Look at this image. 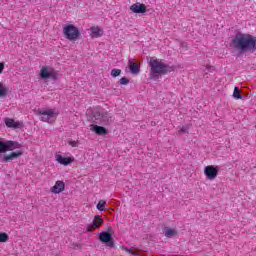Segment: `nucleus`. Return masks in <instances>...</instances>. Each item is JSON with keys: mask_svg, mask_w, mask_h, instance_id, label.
<instances>
[{"mask_svg": "<svg viewBox=\"0 0 256 256\" xmlns=\"http://www.w3.org/2000/svg\"><path fill=\"white\" fill-rule=\"evenodd\" d=\"M148 65L150 67L149 79L152 81H159L162 75H167L173 71V67L157 57L148 58Z\"/></svg>", "mask_w": 256, "mask_h": 256, "instance_id": "obj_1", "label": "nucleus"}, {"mask_svg": "<svg viewBox=\"0 0 256 256\" xmlns=\"http://www.w3.org/2000/svg\"><path fill=\"white\" fill-rule=\"evenodd\" d=\"M231 47L245 53L247 51H256V37L250 34H237L231 42Z\"/></svg>", "mask_w": 256, "mask_h": 256, "instance_id": "obj_2", "label": "nucleus"}, {"mask_svg": "<svg viewBox=\"0 0 256 256\" xmlns=\"http://www.w3.org/2000/svg\"><path fill=\"white\" fill-rule=\"evenodd\" d=\"M38 115H40V121L44 123H55L59 111L57 109L39 110Z\"/></svg>", "mask_w": 256, "mask_h": 256, "instance_id": "obj_3", "label": "nucleus"}, {"mask_svg": "<svg viewBox=\"0 0 256 256\" xmlns=\"http://www.w3.org/2000/svg\"><path fill=\"white\" fill-rule=\"evenodd\" d=\"M63 35L65 39H68V41H77L81 33L75 25L68 24L63 28Z\"/></svg>", "mask_w": 256, "mask_h": 256, "instance_id": "obj_4", "label": "nucleus"}, {"mask_svg": "<svg viewBox=\"0 0 256 256\" xmlns=\"http://www.w3.org/2000/svg\"><path fill=\"white\" fill-rule=\"evenodd\" d=\"M94 123L97 125H109V123H113V116L108 112H99L96 111L93 114Z\"/></svg>", "mask_w": 256, "mask_h": 256, "instance_id": "obj_5", "label": "nucleus"}, {"mask_svg": "<svg viewBox=\"0 0 256 256\" xmlns=\"http://www.w3.org/2000/svg\"><path fill=\"white\" fill-rule=\"evenodd\" d=\"M41 79H57V72L51 66H43L40 70Z\"/></svg>", "mask_w": 256, "mask_h": 256, "instance_id": "obj_6", "label": "nucleus"}, {"mask_svg": "<svg viewBox=\"0 0 256 256\" xmlns=\"http://www.w3.org/2000/svg\"><path fill=\"white\" fill-rule=\"evenodd\" d=\"M103 223H105L103 218L99 215H96V216H94L92 224L87 225L86 231L88 233H91V232L95 231V229H99V227H101V225H103Z\"/></svg>", "mask_w": 256, "mask_h": 256, "instance_id": "obj_7", "label": "nucleus"}, {"mask_svg": "<svg viewBox=\"0 0 256 256\" xmlns=\"http://www.w3.org/2000/svg\"><path fill=\"white\" fill-rule=\"evenodd\" d=\"M204 174L210 181H213L219 175V167L213 165L206 166L204 168Z\"/></svg>", "mask_w": 256, "mask_h": 256, "instance_id": "obj_8", "label": "nucleus"}, {"mask_svg": "<svg viewBox=\"0 0 256 256\" xmlns=\"http://www.w3.org/2000/svg\"><path fill=\"white\" fill-rule=\"evenodd\" d=\"M99 240L101 243H106L108 247H113V236L108 232H101L99 234Z\"/></svg>", "mask_w": 256, "mask_h": 256, "instance_id": "obj_9", "label": "nucleus"}, {"mask_svg": "<svg viewBox=\"0 0 256 256\" xmlns=\"http://www.w3.org/2000/svg\"><path fill=\"white\" fill-rule=\"evenodd\" d=\"M4 122L6 127H8L9 129H21V127H23V122L15 121L11 118H5Z\"/></svg>", "mask_w": 256, "mask_h": 256, "instance_id": "obj_10", "label": "nucleus"}, {"mask_svg": "<svg viewBox=\"0 0 256 256\" xmlns=\"http://www.w3.org/2000/svg\"><path fill=\"white\" fill-rule=\"evenodd\" d=\"M55 159L57 163H60V165H64V166L71 165V163L75 161L74 157H63L60 154H56Z\"/></svg>", "mask_w": 256, "mask_h": 256, "instance_id": "obj_11", "label": "nucleus"}, {"mask_svg": "<svg viewBox=\"0 0 256 256\" xmlns=\"http://www.w3.org/2000/svg\"><path fill=\"white\" fill-rule=\"evenodd\" d=\"M15 149H21V144L17 141L4 142V153L5 151H15Z\"/></svg>", "mask_w": 256, "mask_h": 256, "instance_id": "obj_12", "label": "nucleus"}, {"mask_svg": "<svg viewBox=\"0 0 256 256\" xmlns=\"http://www.w3.org/2000/svg\"><path fill=\"white\" fill-rule=\"evenodd\" d=\"M51 193L59 194L65 191V182L58 180L55 185L50 189Z\"/></svg>", "mask_w": 256, "mask_h": 256, "instance_id": "obj_13", "label": "nucleus"}, {"mask_svg": "<svg viewBox=\"0 0 256 256\" xmlns=\"http://www.w3.org/2000/svg\"><path fill=\"white\" fill-rule=\"evenodd\" d=\"M130 11L132 13H146L147 7L145 6V4L136 3L130 7Z\"/></svg>", "mask_w": 256, "mask_h": 256, "instance_id": "obj_14", "label": "nucleus"}, {"mask_svg": "<svg viewBox=\"0 0 256 256\" xmlns=\"http://www.w3.org/2000/svg\"><path fill=\"white\" fill-rule=\"evenodd\" d=\"M21 155H23V151L21 150L12 152L9 155L4 156V162L9 163V161H13V159H17L18 157H21Z\"/></svg>", "mask_w": 256, "mask_h": 256, "instance_id": "obj_15", "label": "nucleus"}, {"mask_svg": "<svg viewBox=\"0 0 256 256\" xmlns=\"http://www.w3.org/2000/svg\"><path fill=\"white\" fill-rule=\"evenodd\" d=\"M91 131H94L96 135H107V128L99 125H91Z\"/></svg>", "mask_w": 256, "mask_h": 256, "instance_id": "obj_16", "label": "nucleus"}, {"mask_svg": "<svg viewBox=\"0 0 256 256\" xmlns=\"http://www.w3.org/2000/svg\"><path fill=\"white\" fill-rule=\"evenodd\" d=\"M90 31L92 37H101V35H103V30H101V28L98 26H93Z\"/></svg>", "mask_w": 256, "mask_h": 256, "instance_id": "obj_17", "label": "nucleus"}, {"mask_svg": "<svg viewBox=\"0 0 256 256\" xmlns=\"http://www.w3.org/2000/svg\"><path fill=\"white\" fill-rule=\"evenodd\" d=\"M129 68L131 73H133L134 75H137V73H139L140 69H139V64L133 62V61H129Z\"/></svg>", "mask_w": 256, "mask_h": 256, "instance_id": "obj_18", "label": "nucleus"}, {"mask_svg": "<svg viewBox=\"0 0 256 256\" xmlns=\"http://www.w3.org/2000/svg\"><path fill=\"white\" fill-rule=\"evenodd\" d=\"M175 235H177V230H175V229H166L165 237L171 238V237H175Z\"/></svg>", "mask_w": 256, "mask_h": 256, "instance_id": "obj_19", "label": "nucleus"}, {"mask_svg": "<svg viewBox=\"0 0 256 256\" xmlns=\"http://www.w3.org/2000/svg\"><path fill=\"white\" fill-rule=\"evenodd\" d=\"M8 89L7 87H5V85H3V83L0 82V97H5L8 93Z\"/></svg>", "mask_w": 256, "mask_h": 256, "instance_id": "obj_20", "label": "nucleus"}, {"mask_svg": "<svg viewBox=\"0 0 256 256\" xmlns=\"http://www.w3.org/2000/svg\"><path fill=\"white\" fill-rule=\"evenodd\" d=\"M107 205V202H105L104 200H100L96 206V208L98 209V211H105V206Z\"/></svg>", "mask_w": 256, "mask_h": 256, "instance_id": "obj_21", "label": "nucleus"}, {"mask_svg": "<svg viewBox=\"0 0 256 256\" xmlns=\"http://www.w3.org/2000/svg\"><path fill=\"white\" fill-rule=\"evenodd\" d=\"M233 97L234 99H243V96L241 95V91H239L238 87L234 88Z\"/></svg>", "mask_w": 256, "mask_h": 256, "instance_id": "obj_22", "label": "nucleus"}, {"mask_svg": "<svg viewBox=\"0 0 256 256\" xmlns=\"http://www.w3.org/2000/svg\"><path fill=\"white\" fill-rule=\"evenodd\" d=\"M9 241V235L7 233H0V243H7Z\"/></svg>", "mask_w": 256, "mask_h": 256, "instance_id": "obj_23", "label": "nucleus"}, {"mask_svg": "<svg viewBox=\"0 0 256 256\" xmlns=\"http://www.w3.org/2000/svg\"><path fill=\"white\" fill-rule=\"evenodd\" d=\"M119 75H121V69H112L111 70L112 77H119Z\"/></svg>", "mask_w": 256, "mask_h": 256, "instance_id": "obj_24", "label": "nucleus"}, {"mask_svg": "<svg viewBox=\"0 0 256 256\" xmlns=\"http://www.w3.org/2000/svg\"><path fill=\"white\" fill-rule=\"evenodd\" d=\"M122 250L126 251V253H130L131 255H134V256L137 255V252L133 251V249H131V248H127L125 246H122Z\"/></svg>", "mask_w": 256, "mask_h": 256, "instance_id": "obj_25", "label": "nucleus"}, {"mask_svg": "<svg viewBox=\"0 0 256 256\" xmlns=\"http://www.w3.org/2000/svg\"><path fill=\"white\" fill-rule=\"evenodd\" d=\"M68 145H70V147H79V141L68 140Z\"/></svg>", "mask_w": 256, "mask_h": 256, "instance_id": "obj_26", "label": "nucleus"}, {"mask_svg": "<svg viewBox=\"0 0 256 256\" xmlns=\"http://www.w3.org/2000/svg\"><path fill=\"white\" fill-rule=\"evenodd\" d=\"M120 85H129V79H127V77H122L120 79Z\"/></svg>", "mask_w": 256, "mask_h": 256, "instance_id": "obj_27", "label": "nucleus"}, {"mask_svg": "<svg viewBox=\"0 0 256 256\" xmlns=\"http://www.w3.org/2000/svg\"><path fill=\"white\" fill-rule=\"evenodd\" d=\"M0 153H5V142L0 141Z\"/></svg>", "mask_w": 256, "mask_h": 256, "instance_id": "obj_28", "label": "nucleus"}, {"mask_svg": "<svg viewBox=\"0 0 256 256\" xmlns=\"http://www.w3.org/2000/svg\"><path fill=\"white\" fill-rule=\"evenodd\" d=\"M187 131H189V126H183V127L180 129V133H187Z\"/></svg>", "mask_w": 256, "mask_h": 256, "instance_id": "obj_29", "label": "nucleus"}, {"mask_svg": "<svg viewBox=\"0 0 256 256\" xmlns=\"http://www.w3.org/2000/svg\"><path fill=\"white\" fill-rule=\"evenodd\" d=\"M206 69L207 71H211V72L215 71V67L213 66H207Z\"/></svg>", "mask_w": 256, "mask_h": 256, "instance_id": "obj_30", "label": "nucleus"}, {"mask_svg": "<svg viewBox=\"0 0 256 256\" xmlns=\"http://www.w3.org/2000/svg\"><path fill=\"white\" fill-rule=\"evenodd\" d=\"M3 69H5V65L3 63H0V75L3 73Z\"/></svg>", "mask_w": 256, "mask_h": 256, "instance_id": "obj_31", "label": "nucleus"}, {"mask_svg": "<svg viewBox=\"0 0 256 256\" xmlns=\"http://www.w3.org/2000/svg\"><path fill=\"white\" fill-rule=\"evenodd\" d=\"M79 249H81V244L78 245Z\"/></svg>", "mask_w": 256, "mask_h": 256, "instance_id": "obj_32", "label": "nucleus"}]
</instances>
